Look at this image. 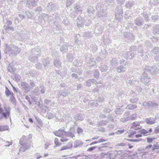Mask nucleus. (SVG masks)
Returning <instances> with one entry per match:
<instances>
[{"instance_id": "1", "label": "nucleus", "mask_w": 159, "mask_h": 159, "mask_svg": "<svg viewBox=\"0 0 159 159\" xmlns=\"http://www.w3.org/2000/svg\"><path fill=\"white\" fill-rule=\"evenodd\" d=\"M1 105L0 104V120L3 118L5 119H7L8 117L10 118V121L11 122V116L10 115L11 112V108L10 107H6L4 106V109L5 111L4 112V110L1 107Z\"/></svg>"}, {"instance_id": "2", "label": "nucleus", "mask_w": 159, "mask_h": 159, "mask_svg": "<svg viewBox=\"0 0 159 159\" xmlns=\"http://www.w3.org/2000/svg\"><path fill=\"white\" fill-rule=\"evenodd\" d=\"M25 137V136H23L20 140L19 143L23 146L20 148V152H25L30 147V144H28V142L26 141V139H24V138Z\"/></svg>"}, {"instance_id": "3", "label": "nucleus", "mask_w": 159, "mask_h": 159, "mask_svg": "<svg viewBox=\"0 0 159 159\" xmlns=\"http://www.w3.org/2000/svg\"><path fill=\"white\" fill-rule=\"evenodd\" d=\"M98 11L97 13V16L98 17H105L107 14L106 10L104 9V6L99 4L96 7Z\"/></svg>"}, {"instance_id": "4", "label": "nucleus", "mask_w": 159, "mask_h": 159, "mask_svg": "<svg viewBox=\"0 0 159 159\" xmlns=\"http://www.w3.org/2000/svg\"><path fill=\"white\" fill-rule=\"evenodd\" d=\"M123 12V9L122 6H119L116 8L115 13V15L116 19L119 21H121L122 18Z\"/></svg>"}, {"instance_id": "5", "label": "nucleus", "mask_w": 159, "mask_h": 159, "mask_svg": "<svg viewBox=\"0 0 159 159\" xmlns=\"http://www.w3.org/2000/svg\"><path fill=\"white\" fill-rule=\"evenodd\" d=\"M140 80L145 84H148L151 82L150 77L148 76L147 73L145 72V71L141 76Z\"/></svg>"}, {"instance_id": "6", "label": "nucleus", "mask_w": 159, "mask_h": 159, "mask_svg": "<svg viewBox=\"0 0 159 159\" xmlns=\"http://www.w3.org/2000/svg\"><path fill=\"white\" fill-rule=\"evenodd\" d=\"M157 67L154 66L152 67H147L145 69L144 71L145 72L150 73L154 75L157 73Z\"/></svg>"}, {"instance_id": "7", "label": "nucleus", "mask_w": 159, "mask_h": 159, "mask_svg": "<svg viewBox=\"0 0 159 159\" xmlns=\"http://www.w3.org/2000/svg\"><path fill=\"white\" fill-rule=\"evenodd\" d=\"M12 24V22L11 20H7L6 21V25L3 26V28L5 30L14 31V29L11 26H10Z\"/></svg>"}, {"instance_id": "8", "label": "nucleus", "mask_w": 159, "mask_h": 159, "mask_svg": "<svg viewBox=\"0 0 159 159\" xmlns=\"http://www.w3.org/2000/svg\"><path fill=\"white\" fill-rule=\"evenodd\" d=\"M37 1L38 0H28L26 5L29 8H32L37 5Z\"/></svg>"}, {"instance_id": "9", "label": "nucleus", "mask_w": 159, "mask_h": 159, "mask_svg": "<svg viewBox=\"0 0 159 159\" xmlns=\"http://www.w3.org/2000/svg\"><path fill=\"white\" fill-rule=\"evenodd\" d=\"M40 52L41 50L40 48L38 47L35 48L31 50L30 52V55L37 56L39 57Z\"/></svg>"}, {"instance_id": "10", "label": "nucleus", "mask_w": 159, "mask_h": 159, "mask_svg": "<svg viewBox=\"0 0 159 159\" xmlns=\"http://www.w3.org/2000/svg\"><path fill=\"white\" fill-rule=\"evenodd\" d=\"M138 53L139 54V56H141L142 57V59L143 60L145 61L147 60L148 58V56L146 53H144L143 52L142 47H140L138 48Z\"/></svg>"}, {"instance_id": "11", "label": "nucleus", "mask_w": 159, "mask_h": 159, "mask_svg": "<svg viewBox=\"0 0 159 159\" xmlns=\"http://www.w3.org/2000/svg\"><path fill=\"white\" fill-rule=\"evenodd\" d=\"M135 54V53H132L130 51L124 53L122 55L125 58L131 59L133 57Z\"/></svg>"}, {"instance_id": "12", "label": "nucleus", "mask_w": 159, "mask_h": 159, "mask_svg": "<svg viewBox=\"0 0 159 159\" xmlns=\"http://www.w3.org/2000/svg\"><path fill=\"white\" fill-rule=\"evenodd\" d=\"M83 18L81 16H79L77 19V25L79 27H82L84 24V20Z\"/></svg>"}, {"instance_id": "13", "label": "nucleus", "mask_w": 159, "mask_h": 159, "mask_svg": "<svg viewBox=\"0 0 159 159\" xmlns=\"http://www.w3.org/2000/svg\"><path fill=\"white\" fill-rule=\"evenodd\" d=\"M124 35L126 38L130 39L131 41L134 39V37L132 34L125 32L124 33Z\"/></svg>"}, {"instance_id": "14", "label": "nucleus", "mask_w": 159, "mask_h": 159, "mask_svg": "<svg viewBox=\"0 0 159 159\" xmlns=\"http://www.w3.org/2000/svg\"><path fill=\"white\" fill-rule=\"evenodd\" d=\"M47 9L48 11H51L55 10L56 8V5L53 4L52 2H50L48 4Z\"/></svg>"}, {"instance_id": "15", "label": "nucleus", "mask_w": 159, "mask_h": 159, "mask_svg": "<svg viewBox=\"0 0 159 159\" xmlns=\"http://www.w3.org/2000/svg\"><path fill=\"white\" fill-rule=\"evenodd\" d=\"M12 55H16L17 54L19 53L21 51L20 48H18L16 46H14L12 48Z\"/></svg>"}, {"instance_id": "16", "label": "nucleus", "mask_w": 159, "mask_h": 159, "mask_svg": "<svg viewBox=\"0 0 159 159\" xmlns=\"http://www.w3.org/2000/svg\"><path fill=\"white\" fill-rule=\"evenodd\" d=\"M143 22V19L141 17L137 18L134 20L135 24L136 25L139 26L142 25Z\"/></svg>"}, {"instance_id": "17", "label": "nucleus", "mask_w": 159, "mask_h": 159, "mask_svg": "<svg viewBox=\"0 0 159 159\" xmlns=\"http://www.w3.org/2000/svg\"><path fill=\"white\" fill-rule=\"evenodd\" d=\"M129 111H126L124 114V118H121L120 119V121L124 123L128 121L127 116L129 115Z\"/></svg>"}, {"instance_id": "18", "label": "nucleus", "mask_w": 159, "mask_h": 159, "mask_svg": "<svg viewBox=\"0 0 159 159\" xmlns=\"http://www.w3.org/2000/svg\"><path fill=\"white\" fill-rule=\"evenodd\" d=\"M156 120V118H149L146 119L145 121L147 124L152 125L155 123Z\"/></svg>"}, {"instance_id": "19", "label": "nucleus", "mask_w": 159, "mask_h": 159, "mask_svg": "<svg viewBox=\"0 0 159 159\" xmlns=\"http://www.w3.org/2000/svg\"><path fill=\"white\" fill-rule=\"evenodd\" d=\"M99 68L101 71L103 72L106 71L108 70V67L106 65L101 63Z\"/></svg>"}, {"instance_id": "20", "label": "nucleus", "mask_w": 159, "mask_h": 159, "mask_svg": "<svg viewBox=\"0 0 159 159\" xmlns=\"http://www.w3.org/2000/svg\"><path fill=\"white\" fill-rule=\"evenodd\" d=\"M65 131L64 130L60 129L58 131H56L54 134L57 136L61 137L62 136L65 135Z\"/></svg>"}, {"instance_id": "21", "label": "nucleus", "mask_w": 159, "mask_h": 159, "mask_svg": "<svg viewBox=\"0 0 159 159\" xmlns=\"http://www.w3.org/2000/svg\"><path fill=\"white\" fill-rule=\"evenodd\" d=\"M116 71L119 73L124 72L126 70V67L122 65L118 66L116 68Z\"/></svg>"}, {"instance_id": "22", "label": "nucleus", "mask_w": 159, "mask_h": 159, "mask_svg": "<svg viewBox=\"0 0 159 159\" xmlns=\"http://www.w3.org/2000/svg\"><path fill=\"white\" fill-rule=\"evenodd\" d=\"M5 49V52L6 53L12 54L13 52H12V48H11L9 46L6 45Z\"/></svg>"}, {"instance_id": "23", "label": "nucleus", "mask_w": 159, "mask_h": 159, "mask_svg": "<svg viewBox=\"0 0 159 159\" xmlns=\"http://www.w3.org/2000/svg\"><path fill=\"white\" fill-rule=\"evenodd\" d=\"M21 86L25 89V91L27 92L30 90V89L29 85L25 82L22 83L21 84Z\"/></svg>"}, {"instance_id": "24", "label": "nucleus", "mask_w": 159, "mask_h": 159, "mask_svg": "<svg viewBox=\"0 0 159 159\" xmlns=\"http://www.w3.org/2000/svg\"><path fill=\"white\" fill-rule=\"evenodd\" d=\"M132 127L136 130H138L141 128V126L139 125V123L137 121L133 123Z\"/></svg>"}, {"instance_id": "25", "label": "nucleus", "mask_w": 159, "mask_h": 159, "mask_svg": "<svg viewBox=\"0 0 159 159\" xmlns=\"http://www.w3.org/2000/svg\"><path fill=\"white\" fill-rule=\"evenodd\" d=\"M68 44L67 43H64L60 48V50L61 52H65L68 50Z\"/></svg>"}, {"instance_id": "26", "label": "nucleus", "mask_w": 159, "mask_h": 159, "mask_svg": "<svg viewBox=\"0 0 159 159\" xmlns=\"http://www.w3.org/2000/svg\"><path fill=\"white\" fill-rule=\"evenodd\" d=\"M137 106L135 104H129L126 107V109L130 110H134L137 108Z\"/></svg>"}, {"instance_id": "27", "label": "nucleus", "mask_w": 159, "mask_h": 159, "mask_svg": "<svg viewBox=\"0 0 159 159\" xmlns=\"http://www.w3.org/2000/svg\"><path fill=\"white\" fill-rule=\"evenodd\" d=\"M118 64V60L116 58H113L111 61V65L112 66H115Z\"/></svg>"}, {"instance_id": "28", "label": "nucleus", "mask_w": 159, "mask_h": 159, "mask_svg": "<svg viewBox=\"0 0 159 159\" xmlns=\"http://www.w3.org/2000/svg\"><path fill=\"white\" fill-rule=\"evenodd\" d=\"M74 118L76 120H84V116L81 114H78L74 116Z\"/></svg>"}, {"instance_id": "29", "label": "nucleus", "mask_w": 159, "mask_h": 159, "mask_svg": "<svg viewBox=\"0 0 159 159\" xmlns=\"http://www.w3.org/2000/svg\"><path fill=\"white\" fill-rule=\"evenodd\" d=\"M44 102L47 104L48 106H50L51 107H53L54 105V102H52L50 100L48 99H45Z\"/></svg>"}, {"instance_id": "30", "label": "nucleus", "mask_w": 159, "mask_h": 159, "mask_svg": "<svg viewBox=\"0 0 159 159\" xmlns=\"http://www.w3.org/2000/svg\"><path fill=\"white\" fill-rule=\"evenodd\" d=\"M83 143V142L81 140H76L74 142V147L75 148H77L79 147L82 146Z\"/></svg>"}, {"instance_id": "31", "label": "nucleus", "mask_w": 159, "mask_h": 159, "mask_svg": "<svg viewBox=\"0 0 159 159\" xmlns=\"http://www.w3.org/2000/svg\"><path fill=\"white\" fill-rule=\"evenodd\" d=\"M38 57L37 56L30 55L29 59L32 62H35L38 61Z\"/></svg>"}, {"instance_id": "32", "label": "nucleus", "mask_w": 159, "mask_h": 159, "mask_svg": "<svg viewBox=\"0 0 159 159\" xmlns=\"http://www.w3.org/2000/svg\"><path fill=\"white\" fill-rule=\"evenodd\" d=\"M54 64L56 67H59L61 66V62L60 60L57 58L54 59Z\"/></svg>"}, {"instance_id": "33", "label": "nucleus", "mask_w": 159, "mask_h": 159, "mask_svg": "<svg viewBox=\"0 0 159 159\" xmlns=\"http://www.w3.org/2000/svg\"><path fill=\"white\" fill-rule=\"evenodd\" d=\"M72 147V144L71 143H69L66 146H64L62 147L60 149V151H63L65 150L70 149Z\"/></svg>"}, {"instance_id": "34", "label": "nucleus", "mask_w": 159, "mask_h": 159, "mask_svg": "<svg viewBox=\"0 0 159 159\" xmlns=\"http://www.w3.org/2000/svg\"><path fill=\"white\" fill-rule=\"evenodd\" d=\"M123 106H121L120 108H117L115 110V113L117 114H120L124 111V109L122 108Z\"/></svg>"}, {"instance_id": "35", "label": "nucleus", "mask_w": 159, "mask_h": 159, "mask_svg": "<svg viewBox=\"0 0 159 159\" xmlns=\"http://www.w3.org/2000/svg\"><path fill=\"white\" fill-rule=\"evenodd\" d=\"M134 5L133 2H126L125 6L126 8L131 9Z\"/></svg>"}, {"instance_id": "36", "label": "nucleus", "mask_w": 159, "mask_h": 159, "mask_svg": "<svg viewBox=\"0 0 159 159\" xmlns=\"http://www.w3.org/2000/svg\"><path fill=\"white\" fill-rule=\"evenodd\" d=\"M88 63L91 66H95L96 65V63L93 58L90 57L89 61L88 62Z\"/></svg>"}, {"instance_id": "37", "label": "nucleus", "mask_w": 159, "mask_h": 159, "mask_svg": "<svg viewBox=\"0 0 159 159\" xmlns=\"http://www.w3.org/2000/svg\"><path fill=\"white\" fill-rule=\"evenodd\" d=\"M108 123L107 120H100L98 122V125L99 126H104Z\"/></svg>"}, {"instance_id": "38", "label": "nucleus", "mask_w": 159, "mask_h": 159, "mask_svg": "<svg viewBox=\"0 0 159 159\" xmlns=\"http://www.w3.org/2000/svg\"><path fill=\"white\" fill-rule=\"evenodd\" d=\"M153 33L154 34H159V25H157L153 30Z\"/></svg>"}, {"instance_id": "39", "label": "nucleus", "mask_w": 159, "mask_h": 159, "mask_svg": "<svg viewBox=\"0 0 159 159\" xmlns=\"http://www.w3.org/2000/svg\"><path fill=\"white\" fill-rule=\"evenodd\" d=\"M84 36L86 39H89L92 36L91 33L90 32H85L84 34Z\"/></svg>"}, {"instance_id": "40", "label": "nucleus", "mask_w": 159, "mask_h": 159, "mask_svg": "<svg viewBox=\"0 0 159 159\" xmlns=\"http://www.w3.org/2000/svg\"><path fill=\"white\" fill-rule=\"evenodd\" d=\"M137 116V114L136 113L133 114L130 116H127L128 118V120H134L136 119Z\"/></svg>"}, {"instance_id": "41", "label": "nucleus", "mask_w": 159, "mask_h": 159, "mask_svg": "<svg viewBox=\"0 0 159 159\" xmlns=\"http://www.w3.org/2000/svg\"><path fill=\"white\" fill-rule=\"evenodd\" d=\"M65 135L67 136H70L71 138L75 137L74 134L71 131H69L68 132H65Z\"/></svg>"}, {"instance_id": "42", "label": "nucleus", "mask_w": 159, "mask_h": 159, "mask_svg": "<svg viewBox=\"0 0 159 159\" xmlns=\"http://www.w3.org/2000/svg\"><path fill=\"white\" fill-rule=\"evenodd\" d=\"M103 30V29L101 28L100 25L98 26L95 28V31L97 33H101Z\"/></svg>"}, {"instance_id": "43", "label": "nucleus", "mask_w": 159, "mask_h": 159, "mask_svg": "<svg viewBox=\"0 0 159 159\" xmlns=\"http://www.w3.org/2000/svg\"><path fill=\"white\" fill-rule=\"evenodd\" d=\"M67 60L69 62H71L73 59L72 54L71 53H67L66 56Z\"/></svg>"}, {"instance_id": "44", "label": "nucleus", "mask_w": 159, "mask_h": 159, "mask_svg": "<svg viewBox=\"0 0 159 159\" xmlns=\"http://www.w3.org/2000/svg\"><path fill=\"white\" fill-rule=\"evenodd\" d=\"M47 116L49 119H51L56 116V114H54L49 112L47 114Z\"/></svg>"}, {"instance_id": "45", "label": "nucleus", "mask_w": 159, "mask_h": 159, "mask_svg": "<svg viewBox=\"0 0 159 159\" xmlns=\"http://www.w3.org/2000/svg\"><path fill=\"white\" fill-rule=\"evenodd\" d=\"M68 93L66 92L63 91H60L59 92V97L62 96L65 97L68 95Z\"/></svg>"}, {"instance_id": "46", "label": "nucleus", "mask_w": 159, "mask_h": 159, "mask_svg": "<svg viewBox=\"0 0 159 159\" xmlns=\"http://www.w3.org/2000/svg\"><path fill=\"white\" fill-rule=\"evenodd\" d=\"M151 52L152 54H157L159 52V48L156 47L154 49L151 51Z\"/></svg>"}, {"instance_id": "47", "label": "nucleus", "mask_w": 159, "mask_h": 159, "mask_svg": "<svg viewBox=\"0 0 159 159\" xmlns=\"http://www.w3.org/2000/svg\"><path fill=\"white\" fill-rule=\"evenodd\" d=\"M150 3L151 5H157L159 3V0H151Z\"/></svg>"}, {"instance_id": "48", "label": "nucleus", "mask_w": 159, "mask_h": 159, "mask_svg": "<svg viewBox=\"0 0 159 159\" xmlns=\"http://www.w3.org/2000/svg\"><path fill=\"white\" fill-rule=\"evenodd\" d=\"M74 9H75L76 12H81L82 11V9L81 7L79 5H76L74 7Z\"/></svg>"}, {"instance_id": "49", "label": "nucleus", "mask_w": 159, "mask_h": 159, "mask_svg": "<svg viewBox=\"0 0 159 159\" xmlns=\"http://www.w3.org/2000/svg\"><path fill=\"white\" fill-rule=\"evenodd\" d=\"M8 129L7 126H0V132L8 130Z\"/></svg>"}, {"instance_id": "50", "label": "nucleus", "mask_w": 159, "mask_h": 159, "mask_svg": "<svg viewBox=\"0 0 159 159\" xmlns=\"http://www.w3.org/2000/svg\"><path fill=\"white\" fill-rule=\"evenodd\" d=\"M99 75V74L98 70L97 69L95 70L93 74L94 77L95 78H98V77Z\"/></svg>"}, {"instance_id": "51", "label": "nucleus", "mask_w": 159, "mask_h": 159, "mask_svg": "<svg viewBox=\"0 0 159 159\" xmlns=\"http://www.w3.org/2000/svg\"><path fill=\"white\" fill-rule=\"evenodd\" d=\"M5 94L7 97H9V96L12 95V92L11 93L7 87H6V89L5 91Z\"/></svg>"}, {"instance_id": "52", "label": "nucleus", "mask_w": 159, "mask_h": 159, "mask_svg": "<svg viewBox=\"0 0 159 159\" xmlns=\"http://www.w3.org/2000/svg\"><path fill=\"white\" fill-rule=\"evenodd\" d=\"M43 64L44 67H46L49 63V61L48 59H44L43 61Z\"/></svg>"}, {"instance_id": "53", "label": "nucleus", "mask_w": 159, "mask_h": 159, "mask_svg": "<svg viewBox=\"0 0 159 159\" xmlns=\"http://www.w3.org/2000/svg\"><path fill=\"white\" fill-rule=\"evenodd\" d=\"M151 101L144 102L143 103V106L147 107H151Z\"/></svg>"}, {"instance_id": "54", "label": "nucleus", "mask_w": 159, "mask_h": 159, "mask_svg": "<svg viewBox=\"0 0 159 159\" xmlns=\"http://www.w3.org/2000/svg\"><path fill=\"white\" fill-rule=\"evenodd\" d=\"M141 47V46H139L138 48H137L136 47V46H135L134 45L132 46L130 48V49L131 51H137L138 52V48L139 47Z\"/></svg>"}, {"instance_id": "55", "label": "nucleus", "mask_w": 159, "mask_h": 159, "mask_svg": "<svg viewBox=\"0 0 159 159\" xmlns=\"http://www.w3.org/2000/svg\"><path fill=\"white\" fill-rule=\"evenodd\" d=\"M87 12L89 14L93 13L94 9L92 7H89L87 9Z\"/></svg>"}, {"instance_id": "56", "label": "nucleus", "mask_w": 159, "mask_h": 159, "mask_svg": "<svg viewBox=\"0 0 159 159\" xmlns=\"http://www.w3.org/2000/svg\"><path fill=\"white\" fill-rule=\"evenodd\" d=\"M42 16L43 17V18L44 20H48V18L51 17L48 16V15L47 14H45L44 13H42Z\"/></svg>"}, {"instance_id": "57", "label": "nucleus", "mask_w": 159, "mask_h": 159, "mask_svg": "<svg viewBox=\"0 0 159 159\" xmlns=\"http://www.w3.org/2000/svg\"><path fill=\"white\" fill-rule=\"evenodd\" d=\"M40 92L42 94L45 93V87L43 85H41L40 87Z\"/></svg>"}, {"instance_id": "58", "label": "nucleus", "mask_w": 159, "mask_h": 159, "mask_svg": "<svg viewBox=\"0 0 159 159\" xmlns=\"http://www.w3.org/2000/svg\"><path fill=\"white\" fill-rule=\"evenodd\" d=\"M143 16L145 19V20L146 21H148L149 20V17L148 16L147 13L146 12H144L143 13Z\"/></svg>"}, {"instance_id": "59", "label": "nucleus", "mask_w": 159, "mask_h": 159, "mask_svg": "<svg viewBox=\"0 0 159 159\" xmlns=\"http://www.w3.org/2000/svg\"><path fill=\"white\" fill-rule=\"evenodd\" d=\"M36 68L39 70H41L42 67V65L39 62H38L35 65Z\"/></svg>"}, {"instance_id": "60", "label": "nucleus", "mask_w": 159, "mask_h": 159, "mask_svg": "<svg viewBox=\"0 0 159 159\" xmlns=\"http://www.w3.org/2000/svg\"><path fill=\"white\" fill-rule=\"evenodd\" d=\"M135 81L133 80V79H132V80L130 78H129V79H128L126 82L127 84L132 85L134 84Z\"/></svg>"}, {"instance_id": "61", "label": "nucleus", "mask_w": 159, "mask_h": 159, "mask_svg": "<svg viewBox=\"0 0 159 159\" xmlns=\"http://www.w3.org/2000/svg\"><path fill=\"white\" fill-rule=\"evenodd\" d=\"M91 20L90 19H86L84 21V24L85 25H88L91 23Z\"/></svg>"}, {"instance_id": "62", "label": "nucleus", "mask_w": 159, "mask_h": 159, "mask_svg": "<svg viewBox=\"0 0 159 159\" xmlns=\"http://www.w3.org/2000/svg\"><path fill=\"white\" fill-rule=\"evenodd\" d=\"M138 100V98H130V101L131 103H134L137 102Z\"/></svg>"}, {"instance_id": "63", "label": "nucleus", "mask_w": 159, "mask_h": 159, "mask_svg": "<svg viewBox=\"0 0 159 159\" xmlns=\"http://www.w3.org/2000/svg\"><path fill=\"white\" fill-rule=\"evenodd\" d=\"M74 1L73 0H67L66 6L67 7L71 5L72 3H73Z\"/></svg>"}, {"instance_id": "64", "label": "nucleus", "mask_w": 159, "mask_h": 159, "mask_svg": "<svg viewBox=\"0 0 159 159\" xmlns=\"http://www.w3.org/2000/svg\"><path fill=\"white\" fill-rule=\"evenodd\" d=\"M112 111V110L107 108H104L103 110V112L105 113H109Z\"/></svg>"}]
</instances>
